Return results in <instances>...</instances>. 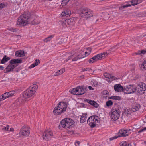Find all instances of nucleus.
Returning <instances> with one entry per match:
<instances>
[{
	"label": "nucleus",
	"instance_id": "nucleus-1",
	"mask_svg": "<svg viewBox=\"0 0 146 146\" xmlns=\"http://www.w3.org/2000/svg\"><path fill=\"white\" fill-rule=\"evenodd\" d=\"M32 16L31 14L29 11H27L21 15L17 21L16 25L19 26H24L29 22L33 25H36L37 23L35 21H32L31 20V17Z\"/></svg>",
	"mask_w": 146,
	"mask_h": 146
},
{
	"label": "nucleus",
	"instance_id": "nucleus-2",
	"mask_svg": "<svg viewBox=\"0 0 146 146\" xmlns=\"http://www.w3.org/2000/svg\"><path fill=\"white\" fill-rule=\"evenodd\" d=\"M67 108L66 103L65 102H59L53 110V113L57 115L61 114L66 110Z\"/></svg>",
	"mask_w": 146,
	"mask_h": 146
},
{
	"label": "nucleus",
	"instance_id": "nucleus-3",
	"mask_svg": "<svg viewBox=\"0 0 146 146\" xmlns=\"http://www.w3.org/2000/svg\"><path fill=\"white\" fill-rule=\"evenodd\" d=\"M74 121L71 118H65L61 121L59 127L68 129L74 126Z\"/></svg>",
	"mask_w": 146,
	"mask_h": 146
},
{
	"label": "nucleus",
	"instance_id": "nucleus-4",
	"mask_svg": "<svg viewBox=\"0 0 146 146\" xmlns=\"http://www.w3.org/2000/svg\"><path fill=\"white\" fill-rule=\"evenodd\" d=\"M80 15L87 19L93 16V13L92 11L86 8L81 7L80 9Z\"/></svg>",
	"mask_w": 146,
	"mask_h": 146
},
{
	"label": "nucleus",
	"instance_id": "nucleus-5",
	"mask_svg": "<svg viewBox=\"0 0 146 146\" xmlns=\"http://www.w3.org/2000/svg\"><path fill=\"white\" fill-rule=\"evenodd\" d=\"M98 117L96 115H93L89 117L87 121V123L91 128L96 126L97 123H98Z\"/></svg>",
	"mask_w": 146,
	"mask_h": 146
},
{
	"label": "nucleus",
	"instance_id": "nucleus-6",
	"mask_svg": "<svg viewBox=\"0 0 146 146\" xmlns=\"http://www.w3.org/2000/svg\"><path fill=\"white\" fill-rule=\"evenodd\" d=\"M120 111L119 108H114L112 109L111 113V118L113 121H116L119 118Z\"/></svg>",
	"mask_w": 146,
	"mask_h": 146
},
{
	"label": "nucleus",
	"instance_id": "nucleus-7",
	"mask_svg": "<svg viewBox=\"0 0 146 146\" xmlns=\"http://www.w3.org/2000/svg\"><path fill=\"white\" fill-rule=\"evenodd\" d=\"M35 94L34 91L27 89L22 94L23 100L25 101H28Z\"/></svg>",
	"mask_w": 146,
	"mask_h": 146
},
{
	"label": "nucleus",
	"instance_id": "nucleus-8",
	"mask_svg": "<svg viewBox=\"0 0 146 146\" xmlns=\"http://www.w3.org/2000/svg\"><path fill=\"white\" fill-rule=\"evenodd\" d=\"M75 17L66 19L62 23V26L65 27V26L67 27V25L69 26H73L75 23Z\"/></svg>",
	"mask_w": 146,
	"mask_h": 146
},
{
	"label": "nucleus",
	"instance_id": "nucleus-9",
	"mask_svg": "<svg viewBox=\"0 0 146 146\" xmlns=\"http://www.w3.org/2000/svg\"><path fill=\"white\" fill-rule=\"evenodd\" d=\"M15 93V92L14 91H10L4 93L0 96V101L12 97Z\"/></svg>",
	"mask_w": 146,
	"mask_h": 146
},
{
	"label": "nucleus",
	"instance_id": "nucleus-10",
	"mask_svg": "<svg viewBox=\"0 0 146 146\" xmlns=\"http://www.w3.org/2000/svg\"><path fill=\"white\" fill-rule=\"evenodd\" d=\"M136 91L135 87L132 85H129L124 88V92L127 94H130Z\"/></svg>",
	"mask_w": 146,
	"mask_h": 146
},
{
	"label": "nucleus",
	"instance_id": "nucleus-11",
	"mask_svg": "<svg viewBox=\"0 0 146 146\" xmlns=\"http://www.w3.org/2000/svg\"><path fill=\"white\" fill-rule=\"evenodd\" d=\"M53 135L52 131L47 130L43 133V137L44 139L49 140L50 139Z\"/></svg>",
	"mask_w": 146,
	"mask_h": 146
},
{
	"label": "nucleus",
	"instance_id": "nucleus-12",
	"mask_svg": "<svg viewBox=\"0 0 146 146\" xmlns=\"http://www.w3.org/2000/svg\"><path fill=\"white\" fill-rule=\"evenodd\" d=\"M30 133L29 129L25 126H23L20 130V134L23 136H28Z\"/></svg>",
	"mask_w": 146,
	"mask_h": 146
},
{
	"label": "nucleus",
	"instance_id": "nucleus-13",
	"mask_svg": "<svg viewBox=\"0 0 146 146\" xmlns=\"http://www.w3.org/2000/svg\"><path fill=\"white\" fill-rule=\"evenodd\" d=\"M130 129L125 130L124 129H121L119 131L118 135H119V136L120 137H126L128 135L129 133L128 131H130Z\"/></svg>",
	"mask_w": 146,
	"mask_h": 146
},
{
	"label": "nucleus",
	"instance_id": "nucleus-14",
	"mask_svg": "<svg viewBox=\"0 0 146 146\" xmlns=\"http://www.w3.org/2000/svg\"><path fill=\"white\" fill-rule=\"evenodd\" d=\"M107 55L108 54L107 53L104 52L96 55L94 56L95 57L94 58H95V60L96 61L104 59Z\"/></svg>",
	"mask_w": 146,
	"mask_h": 146
},
{
	"label": "nucleus",
	"instance_id": "nucleus-15",
	"mask_svg": "<svg viewBox=\"0 0 146 146\" xmlns=\"http://www.w3.org/2000/svg\"><path fill=\"white\" fill-rule=\"evenodd\" d=\"M114 88L117 92H124V88L119 84L115 85L114 86Z\"/></svg>",
	"mask_w": 146,
	"mask_h": 146
},
{
	"label": "nucleus",
	"instance_id": "nucleus-16",
	"mask_svg": "<svg viewBox=\"0 0 146 146\" xmlns=\"http://www.w3.org/2000/svg\"><path fill=\"white\" fill-rule=\"evenodd\" d=\"M17 65H12L10 64L6 67L5 69L4 70V73H6L12 71L17 66Z\"/></svg>",
	"mask_w": 146,
	"mask_h": 146
},
{
	"label": "nucleus",
	"instance_id": "nucleus-17",
	"mask_svg": "<svg viewBox=\"0 0 146 146\" xmlns=\"http://www.w3.org/2000/svg\"><path fill=\"white\" fill-rule=\"evenodd\" d=\"M77 93L78 95H81L83 94L85 92L84 88L82 87L79 86L77 87Z\"/></svg>",
	"mask_w": 146,
	"mask_h": 146
},
{
	"label": "nucleus",
	"instance_id": "nucleus-18",
	"mask_svg": "<svg viewBox=\"0 0 146 146\" xmlns=\"http://www.w3.org/2000/svg\"><path fill=\"white\" fill-rule=\"evenodd\" d=\"M25 53L24 51H17L15 52V55L16 57H20L25 56Z\"/></svg>",
	"mask_w": 146,
	"mask_h": 146
},
{
	"label": "nucleus",
	"instance_id": "nucleus-19",
	"mask_svg": "<svg viewBox=\"0 0 146 146\" xmlns=\"http://www.w3.org/2000/svg\"><path fill=\"white\" fill-rule=\"evenodd\" d=\"M22 62V60L19 59H14L11 60L9 63L12 65H14L20 63Z\"/></svg>",
	"mask_w": 146,
	"mask_h": 146
},
{
	"label": "nucleus",
	"instance_id": "nucleus-20",
	"mask_svg": "<svg viewBox=\"0 0 146 146\" xmlns=\"http://www.w3.org/2000/svg\"><path fill=\"white\" fill-rule=\"evenodd\" d=\"M70 13L71 12L70 10L68 9L65 10L62 13L61 16L62 17L65 16L68 17L70 15Z\"/></svg>",
	"mask_w": 146,
	"mask_h": 146
},
{
	"label": "nucleus",
	"instance_id": "nucleus-21",
	"mask_svg": "<svg viewBox=\"0 0 146 146\" xmlns=\"http://www.w3.org/2000/svg\"><path fill=\"white\" fill-rule=\"evenodd\" d=\"M88 103L92 105L94 107L97 108L98 107V104L96 102L93 100L88 99L87 100Z\"/></svg>",
	"mask_w": 146,
	"mask_h": 146
},
{
	"label": "nucleus",
	"instance_id": "nucleus-22",
	"mask_svg": "<svg viewBox=\"0 0 146 146\" xmlns=\"http://www.w3.org/2000/svg\"><path fill=\"white\" fill-rule=\"evenodd\" d=\"M10 59L9 57H7L6 55H4L3 59L1 61V63L2 64H5L6 62L8 61Z\"/></svg>",
	"mask_w": 146,
	"mask_h": 146
},
{
	"label": "nucleus",
	"instance_id": "nucleus-23",
	"mask_svg": "<svg viewBox=\"0 0 146 146\" xmlns=\"http://www.w3.org/2000/svg\"><path fill=\"white\" fill-rule=\"evenodd\" d=\"M37 88V85L36 84H33L30 86L29 87V88L28 89L30 90H31L32 91H34V93H35Z\"/></svg>",
	"mask_w": 146,
	"mask_h": 146
},
{
	"label": "nucleus",
	"instance_id": "nucleus-24",
	"mask_svg": "<svg viewBox=\"0 0 146 146\" xmlns=\"http://www.w3.org/2000/svg\"><path fill=\"white\" fill-rule=\"evenodd\" d=\"M140 107V106L139 104H137L135 106L133 107L132 108L131 110L133 112H135L138 110Z\"/></svg>",
	"mask_w": 146,
	"mask_h": 146
},
{
	"label": "nucleus",
	"instance_id": "nucleus-25",
	"mask_svg": "<svg viewBox=\"0 0 146 146\" xmlns=\"http://www.w3.org/2000/svg\"><path fill=\"white\" fill-rule=\"evenodd\" d=\"M92 17V22L95 23L98 21L99 19V17L98 15L93 16Z\"/></svg>",
	"mask_w": 146,
	"mask_h": 146
},
{
	"label": "nucleus",
	"instance_id": "nucleus-26",
	"mask_svg": "<svg viewBox=\"0 0 146 146\" xmlns=\"http://www.w3.org/2000/svg\"><path fill=\"white\" fill-rule=\"evenodd\" d=\"M87 114H85L84 115H82L80 119V121L81 123H84L85 122L87 118Z\"/></svg>",
	"mask_w": 146,
	"mask_h": 146
},
{
	"label": "nucleus",
	"instance_id": "nucleus-27",
	"mask_svg": "<svg viewBox=\"0 0 146 146\" xmlns=\"http://www.w3.org/2000/svg\"><path fill=\"white\" fill-rule=\"evenodd\" d=\"M145 84H144V85L143 86V84L142 85L141 84H139L137 86L138 89H141V90L143 89V91L145 92V91L146 90V88L145 86Z\"/></svg>",
	"mask_w": 146,
	"mask_h": 146
},
{
	"label": "nucleus",
	"instance_id": "nucleus-28",
	"mask_svg": "<svg viewBox=\"0 0 146 146\" xmlns=\"http://www.w3.org/2000/svg\"><path fill=\"white\" fill-rule=\"evenodd\" d=\"M53 35H51L47 37V38H45L44 40V41L46 42H47L48 41H50L51 39H52L54 37Z\"/></svg>",
	"mask_w": 146,
	"mask_h": 146
},
{
	"label": "nucleus",
	"instance_id": "nucleus-29",
	"mask_svg": "<svg viewBox=\"0 0 146 146\" xmlns=\"http://www.w3.org/2000/svg\"><path fill=\"white\" fill-rule=\"evenodd\" d=\"M70 6H75L76 5L77 2L75 0H70Z\"/></svg>",
	"mask_w": 146,
	"mask_h": 146
},
{
	"label": "nucleus",
	"instance_id": "nucleus-30",
	"mask_svg": "<svg viewBox=\"0 0 146 146\" xmlns=\"http://www.w3.org/2000/svg\"><path fill=\"white\" fill-rule=\"evenodd\" d=\"M113 104V102L111 100H109L107 101L106 103V106L108 107L112 105Z\"/></svg>",
	"mask_w": 146,
	"mask_h": 146
},
{
	"label": "nucleus",
	"instance_id": "nucleus-31",
	"mask_svg": "<svg viewBox=\"0 0 146 146\" xmlns=\"http://www.w3.org/2000/svg\"><path fill=\"white\" fill-rule=\"evenodd\" d=\"M131 5H135L139 3L138 0H132L131 1Z\"/></svg>",
	"mask_w": 146,
	"mask_h": 146
},
{
	"label": "nucleus",
	"instance_id": "nucleus-32",
	"mask_svg": "<svg viewBox=\"0 0 146 146\" xmlns=\"http://www.w3.org/2000/svg\"><path fill=\"white\" fill-rule=\"evenodd\" d=\"M77 88H74L72 90H71V91H70L71 92V93L73 94L74 95H77Z\"/></svg>",
	"mask_w": 146,
	"mask_h": 146
},
{
	"label": "nucleus",
	"instance_id": "nucleus-33",
	"mask_svg": "<svg viewBox=\"0 0 146 146\" xmlns=\"http://www.w3.org/2000/svg\"><path fill=\"white\" fill-rule=\"evenodd\" d=\"M135 89H136V91H137V92L139 93L140 94H142L145 92L143 91V89L141 90V89H138L137 87L135 88Z\"/></svg>",
	"mask_w": 146,
	"mask_h": 146
},
{
	"label": "nucleus",
	"instance_id": "nucleus-34",
	"mask_svg": "<svg viewBox=\"0 0 146 146\" xmlns=\"http://www.w3.org/2000/svg\"><path fill=\"white\" fill-rule=\"evenodd\" d=\"M111 74H108L106 72L104 73V76L106 78L110 79L111 78Z\"/></svg>",
	"mask_w": 146,
	"mask_h": 146
},
{
	"label": "nucleus",
	"instance_id": "nucleus-35",
	"mask_svg": "<svg viewBox=\"0 0 146 146\" xmlns=\"http://www.w3.org/2000/svg\"><path fill=\"white\" fill-rule=\"evenodd\" d=\"M119 44H117L116 45L112 47L109 50V51L110 52H115V50H113V49L114 48H115L116 47L118 46Z\"/></svg>",
	"mask_w": 146,
	"mask_h": 146
},
{
	"label": "nucleus",
	"instance_id": "nucleus-36",
	"mask_svg": "<svg viewBox=\"0 0 146 146\" xmlns=\"http://www.w3.org/2000/svg\"><path fill=\"white\" fill-rule=\"evenodd\" d=\"M79 59L83 58L85 57L83 53H81L77 56Z\"/></svg>",
	"mask_w": 146,
	"mask_h": 146
},
{
	"label": "nucleus",
	"instance_id": "nucleus-37",
	"mask_svg": "<svg viewBox=\"0 0 146 146\" xmlns=\"http://www.w3.org/2000/svg\"><path fill=\"white\" fill-rule=\"evenodd\" d=\"M111 98L112 99L118 100H120L121 99V97L118 96H112Z\"/></svg>",
	"mask_w": 146,
	"mask_h": 146
},
{
	"label": "nucleus",
	"instance_id": "nucleus-38",
	"mask_svg": "<svg viewBox=\"0 0 146 146\" xmlns=\"http://www.w3.org/2000/svg\"><path fill=\"white\" fill-rule=\"evenodd\" d=\"M85 71H89L90 72H91L92 70L91 68H83L82 70V72H84Z\"/></svg>",
	"mask_w": 146,
	"mask_h": 146
},
{
	"label": "nucleus",
	"instance_id": "nucleus-39",
	"mask_svg": "<svg viewBox=\"0 0 146 146\" xmlns=\"http://www.w3.org/2000/svg\"><path fill=\"white\" fill-rule=\"evenodd\" d=\"M103 13L105 15H109L110 14V12L109 11V10L108 9H107L106 11L103 12Z\"/></svg>",
	"mask_w": 146,
	"mask_h": 146
},
{
	"label": "nucleus",
	"instance_id": "nucleus-40",
	"mask_svg": "<svg viewBox=\"0 0 146 146\" xmlns=\"http://www.w3.org/2000/svg\"><path fill=\"white\" fill-rule=\"evenodd\" d=\"M65 71V69H62L60 70H59L58 71L60 75L63 74Z\"/></svg>",
	"mask_w": 146,
	"mask_h": 146
},
{
	"label": "nucleus",
	"instance_id": "nucleus-41",
	"mask_svg": "<svg viewBox=\"0 0 146 146\" xmlns=\"http://www.w3.org/2000/svg\"><path fill=\"white\" fill-rule=\"evenodd\" d=\"M40 63V61L38 60L37 59H36L35 60V61L34 63H35L36 66L38 65Z\"/></svg>",
	"mask_w": 146,
	"mask_h": 146
},
{
	"label": "nucleus",
	"instance_id": "nucleus-42",
	"mask_svg": "<svg viewBox=\"0 0 146 146\" xmlns=\"http://www.w3.org/2000/svg\"><path fill=\"white\" fill-rule=\"evenodd\" d=\"M121 146H129V144L126 142H123Z\"/></svg>",
	"mask_w": 146,
	"mask_h": 146
},
{
	"label": "nucleus",
	"instance_id": "nucleus-43",
	"mask_svg": "<svg viewBox=\"0 0 146 146\" xmlns=\"http://www.w3.org/2000/svg\"><path fill=\"white\" fill-rule=\"evenodd\" d=\"M119 137V135H118L117 136H115L113 137L110 138V140H113L114 139H116V138H117Z\"/></svg>",
	"mask_w": 146,
	"mask_h": 146
},
{
	"label": "nucleus",
	"instance_id": "nucleus-44",
	"mask_svg": "<svg viewBox=\"0 0 146 146\" xmlns=\"http://www.w3.org/2000/svg\"><path fill=\"white\" fill-rule=\"evenodd\" d=\"M36 66V64L35 63H33L29 67V68H34Z\"/></svg>",
	"mask_w": 146,
	"mask_h": 146
},
{
	"label": "nucleus",
	"instance_id": "nucleus-45",
	"mask_svg": "<svg viewBox=\"0 0 146 146\" xmlns=\"http://www.w3.org/2000/svg\"><path fill=\"white\" fill-rule=\"evenodd\" d=\"M146 68V67L145 66V65H144L143 64V63L140 67L141 69L142 70H144Z\"/></svg>",
	"mask_w": 146,
	"mask_h": 146
},
{
	"label": "nucleus",
	"instance_id": "nucleus-46",
	"mask_svg": "<svg viewBox=\"0 0 146 146\" xmlns=\"http://www.w3.org/2000/svg\"><path fill=\"white\" fill-rule=\"evenodd\" d=\"M7 5H6L4 3H2L0 4V7H1V9L5 7Z\"/></svg>",
	"mask_w": 146,
	"mask_h": 146
},
{
	"label": "nucleus",
	"instance_id": "nucleus-47",
	"mask_svg": "<svg viewBox=\"0 0 146 146\" xmlns=\"http://www.w3.org/2000/svg\"><path fill=\"white\" fill-rule=\"evenodd\" d=\"M131 6V5H130V4H126L125 5H123V6H122V7H123V8L124 9V8H125V7H130Z\"/></svg>",
	"mask_w": 146,
	"mask_h": 146
},
{
	"label": "nucleus",
	"instance_id": "nucleus-48",
	"mask_svg": "<svg viewBox=\"0 0 146 146\" xmlns=\"http://www.w3.org/2000/svg\"><path fill=\"white\" fill-rule=\"evenodd\" d=\"M70 1V0H64L62 2V4L64 3H65V5L67 4L69 1Z\"/></svg>",
	"mask_w": 146,
	"mask_h": 146
},
{
	"label": "nucleus",
	"instance_id": "nucleus-49",
	"mask_svg": "<svg viewBox=\"0 0 146 146\" xmlns=\"http://www.w3.org/2000/svg\"><path fill=\"white\" fill-rule=\"evenodd\" d=\"M10 30L12 32H16L17 31V29L16 28H11L10 29Z\"/></svg>",
	"mask_w": 146,
	"mask_h": 146
},
{
	"label": "nucleus",
	"instance_id": "nucleus-50",
	"mask_svg": "<svg viewBox=\"0 0 146 146\" xmlns=\"http://www.w3.org/2000/svg\"><path fill=\"white\" fill-rule=\"evenodd\" d=\"M142 50L140 51L139 50L137 52H136L135 53V54L136 55H140L142 54Z\"/></svg>",
	"mask_w": 146,
	"mask_h": 146
},
{
	"label": "nucleus",
	"instance_id": "nucleus-51",
	"mask_svg": "<svg viewBox=\"0 0 146 146\" xmlns=\"http://www.w3.org/2000/svg\"><path fill=\"white\" fill-rule=\"evenodd\" d=\"M78 59H78L77 56H76L72 59V61H76L77 60H78Z\"/></svg>",
	"mask_w": 146,
	"mask_h": 146
},
{
	"label": "nucleus",
	"instance_id": "nucleus-52",
	"mask_svg": "<svg viewBox=\"0 0 146 146\" xmlns=\"http://www.w3.org/2000/svg\"><path fill=\"white\" fill-rule=\"evenodd\" d=\"M9 125H7L6 127L3 128L2 129L3 130H8L9 128Z\"/></svg>",
	"mask_w": 146,
	"mask_h": 146
},
{
	"label": "nucleus",
	"instance_id": "nucleus-53",
	"mask_svg": "<svg viewBox=\"0 0 146 146\" xmlns=\"http://www.w3.org/2000/svg\"><path fill=\"white\" fill-rule=\"evenodd\" d=\"M110 79L111 80H115L116 79L115 77L112 76L111 75V78H110Z\"/></svg>",
	"mask_w": 146,
	"mask_h": 146
},
{
	"label": "nucleus",
	"instance_id": "nucleus-54",
	"mask_svg": "<svg viewBox=\"0 0 146 146\" xmlns=\"http://www.w3.org/2000/svg\"><path fill=\"white\" fill-rule=\"evenodd\" d=\"M146 130V127L144 128L143 129H141L138 131V133H141L142 131H144Z\"/></svg>",
	"mask_w": 146,
	"mask_h": 146
},
{
	"label": "nucleus",
	"instance_id": "nucleus-55",
	"mask_svg": "<svg viewBox=\"0 0 146 146\" xmlns=\"http://www.w3.org/2000/svg\"><path fill=\"white\" fill-rule=\"evenodd\" d=\"M73 55H72L71 56H69L68 58L66 60V62H67L68 60H69L71 59L73 57Z\"/></svg>",
	"mask_w": 146,
	"mask_h": 146
},
{
	"label": "nucleus",
	"instance_id": "nucleus-56",
	"mask_svg": "<svg viewBox=\"0 0 146 146\" xmlns=\"http://www.w3.org/2000/svg\"><path fill=\"white\" fill-rule=\"evenodd\" d=\"M59 75H60V74L59 73V72H58V71L56 72L54 74V75L55 76H57Z\"/></svg>",
	"mask_w": 146,
	"mask_h": 146
},
{
	"label": "nucleus",
	"instance_id": "nucleus-57",
	"mask_svg": "<svg viewBox=\"0 0 146 146\" xmlns=\"http://www.w3.org/2000/svg\"><path fill=\"white\" fill-rule=\"evenodd\" d=\"M89 62L90 63H92L94 62L93 60H92V58H91L89 60Z\"/></svg>",
	"mask_w": 146,
	"mask_h": 146
},
{
	"label": "nucleus",
	"instance_id": "nucleus-58",
	"mask_svg": "<svg viewBox=\"0 0 146 146\" xmlns=\"http://www.w3.org/2000/svg\"><path fill=\"white\" fill-rule=\"evenodd\" d=\"M104 94H105V95H108V94H109V93L108 92L106 91V90L104 92Z\"/></svg>",
	"mask_w": 146,
	"mask_h": 146
},
{
	"label": "nucleus",
	"instance_id": "nucleus-59",
	"mask_svg": "<svg viewBox=\"0 0 146 146\" xmlns=\"http://www.w3.org/2000/svg\"><path fill=\"white\" fill-rule=\"evenodd\" d=\"M4 67L3 66L0 65V69L1 70H3L4 69Z\"/></svg>",
	"mask_w": 146,
	"mask_h": 146
},
{
	"label": "nucleus",
	"instance_id": "nucleus-60",
	"mask_svg": "<svg viewBox=\"0 0 146 146\" xmlns=\"http://www.w3.org/2000/svg\"><path fill=\"white\" fill-rule=\"evenodd\" d=\"M88 88L89 90H94V88H93L92 86H89L88 87Z\"/></svg>",
	"mask_w": 146,
	"mask_h": 146
},
{
	"label": "nucleus",
	"instance_id": "nucleus-61",
	"mask_svg": "<svg viewBox=\"0 0 146 146\" xmlns=\"http://www.w3.org/2000/svg\"><path fill=\"white\" fill-rule=\"evenodd\" d=\"M142 54H144L145 53H146V50H142Z\"/></svg>",
	"mask_w": 146,
	"mask_h": 146
},
{
	"label": "nucleus",
	"instance_id": "nucleus-62",
	"mask_svg": "<svg viewBox=\"0 0 146 146\" xmlns=\"http://www.w3.org/2000/svg\"><path fill=\"white\" fill-rule=\"evenodd\" d=\"M95 57V56H94L93 57H92V60H93V61H94V62H95V61H96V60H95V58H94Z\"/></svg>",
	"mask_w": 146,
	"mask_h": 146
},
{
	"label": "nucleus",
	"instance_id": "nucleus-63",
	"mask_svg": "<svg viewBox=\"0 0 146 146\" xmlns=\"http://www.w3.org/2000/svg\"><path fill=\"white\" fill-rule=\"evenodd\" d=\"M10 129V131H13L14 130V129L13 128H11Z\"/></svg>",
	"mask_w": 146,
	"mask_h": 146
},
{
	"label": "nucleus",
	"instance_id": "nucleus-64",
	"mask_svg": "<svg viewBox=\"0 0 146 146\" xmlns=\"http://www.w3.org/2000/svg\"><path fill=\"white\" fill-rule=\"evenodd\" d=\"M87 50H88L90 52H91V49L90 48H88L87 49Z\"/></svg>",
	"mask_w": 146,
	"mask_h": 146
}]
</instances>
